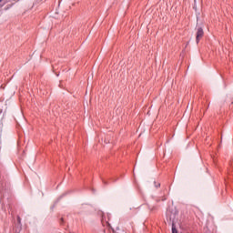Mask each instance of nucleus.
I'll return each instance as SVG.
<instances>
[{
	"label": "nucleus",
	"mask_w": 233,
	"mask_h": 233,
	"mask_svg": "<svg viewBox=\"0 0 233 233\" xmlns=\"http://www.w3.org/2000/svg\"><path fill=\"white\" fill-rule=\"evenodd\" d=\"M204 35H205V31L203 30V27L201 26L197 27V33H196L197 45H199V41L203 39Z\"/></svg>",
	"instance_id": "obj_1"
},
{
	"label": "nucleus",
	"mask_w": 233,
	"mask_h": 233,
	"mask_svg": "<svg viewBox=\"0 0 233 233\" xmlns=\"http://www.w3.org/2000/svg\"><path fill=\"white\" fill-rule=\"evenodd\" d=\"M6 112V102L0 100V114Z\"/></svg>",
	"instance_id": "obj_2"
},
{
	"label": "nucleus",
	"mask_w": 233,
	"mask_h": 233,
	"mask_svg": "<svg viewBox=\"0 0 233 233\" xmlns=\"http://www.w3.org/2000/svg\"><path fill=\"white\" fill-rule=\"evenodd\" d=\"M154 183H155L156 188H159V187H161V183L159 182H154Z\"/></svg>",
	"instance_id": "obj_3"
},
{
	"label": "nucleus",
	"mask_w": 233,
	"mask_h": 233,
	"mask_svg": "<svg viewBox=\"0 0 233 233\" xmlns=\"http://www.w3.org/2000/svg\"><path fill=\"white\" fill-rule=\"evenodd\" d=\"M17 223L19 224V225H21V217H17Z\"/></svg>",
	"instance_id": "obj_4"
},
{
	"label": "nucleus",
	"mask_w": 233,
	"mask_h": 233,
	"mask_svg": "<svg viewBox=\"0 0 233 233\" xmlns=\"http://www.w3.org/2000/svg\"><path fill=\"white\" fill-rule=\"evenodd\" d=\"M63 223H65V219H64V218H61V220H60V225H63Z\"/></svg>",
	"instance_id": "obj_5"
},
{
	"label": "nucleus",
	"mask_w": 233,
	"mask_h": 233,
	"mask_svg": "<svg viewBox=\"0 0 233 233\" xmlns=\"http://www.w3.org/2000/svg\"><path fill=\"white\" fill-rule=\"evenodd\" d=\"M103 183H104V185H106V184H107L106 181H105V180H103Z\"/></svg>",
	"instance_id": "obj_6"
},
{
	"label": "nucleus",
	"mask_w": 233,
	"mask_h": 233,
	"mask_svg": "<svg viewBox=\"0 0 233 233\" xmlns=\"http://www.w3.org/2000/svg\"><path fill=\"white\" fill-rule=\"evenodd\" d=\"M106 225H107L108 227H110V223L106 222Z\"/></svg>",
	"instance_id": "obj_7"
},
{
	"label": "nucleus",
	"mask_w": 233,
	"mask_h": 233,
	"mask_svg": "<svg viewBox=\"0 0 233 233\" xmlns=\"http://www.w3.org/2000/svg\"><path fill=\"white\" fill-rule=\"evenodd\" d=\"M3 2V0H0V3H2Z\"/></svg>",
	"instance_id": "obj_8"
}]
</instances>
